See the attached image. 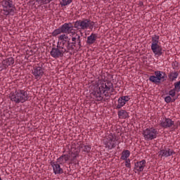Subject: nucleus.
<instances>
[{
	"instance_id": "nucleus-38",
	"label": "nucleus",
	"mask_w": 180,
	"mask_h": 180,
	"mask_svg": "<svg viewBox=\"0 0 180 180\" xmlns=\"http://www.w3.org/2000/svg\"><path fill=\"white\" fill-rule=\"evenodd\" d=\"M47 2H49V0H41L42 5H47L49 4Z\"/></svg>"
},
{
	"instance_id": "nucleus-46",
	"label": "nucleus",
	"mask_w": 180,
	"mask_h": 180,
	"mask_svg": "<svg viewBox=\"0 0 180 180\" xmlns=\"http://www.w3.org/2000/svg\"><path fill=\"white\" fill-rule=\"evenodd\" d=\"M0 180H2V178L0 176Z\"/></svg>"
},
{
	"instance_id": "nucleus-7",
	"label": "nucleus",
	"mask_w": 180,
	"mask_h": 180,
	"mask_svg": "<svg viewBox=\"0 0 180 180\" xmlns=\"http://www.w3.org/2000/svg\"><path fill=\"white\" fill-rule=\"evenodd\" d=\"M143 136L146 141L154 140L158 137V130L153 127L148 128L143 131Z\"/></svg>"
},
{
	"instance_id": "nucleus-20",
	"label": "nucleus",
	"mask_w": 180,
	"mask_h": 180,
	"mask_svg": "<svg viewBox=\"0 0 180 180\" xmlns=\"http://www.w3.org/2000/svg\"><path fill=\"white\" fill-rule=\"evenodd\" d=\"M68 160H70V155H62L59 158L57 159L56 162H58L59 164H65Z\"/></svg>"
},
{
	"instance_id": "nucleus-41",
	"label": "nucleus",
	"mask_w": 180,
	"mask_h": 180,
	"mask_svg": "<svg viewBox=\"0 0 180 180\" xmlns=\"http://www.w3.org/2000/svg\"><path fill=\"white\" fill-rule=\"evenodd\" d=\"M103 94H104V96H106V97L109 96V92H105Z\"/></svg>"
},
{
	"instance_id": "nucleus-40",
	"label": "nucleus",
	"mask_w": 180,
	"mask_h": 180,
	"mask_svg": "<svg viewBox=\"0 0 180 180\" xmlns=\"http://www.w3.org/2000/svg\"><path fill=\"white\" fill-rule=\"evenodd\" d=\"M35 1H36V2L39 4L40 5H43V3H41V0H35Z\"/></svg>"
},
{
	"instance_id": "nucleus-10",
	"label": "nucleus",
	"mask_w": 180,
	"mask_h": 180,
	"mask_svg": "<svg viewBox=\"0 0 180 180\" xmlns=\"http://www.w3.org/2000/svg\"><path fill=\"white\" fill-rule=\"evenodd\" d=\"M79 151H81V149L79 147H74V145L71 147L70 153H71V162L72 164H77V157H79Z\"/></svg>"
},
{
	"instance_id": "nucleus-37",
	"label": "nucleus",
	"mask_w": 180,
	"mask_h": 180,
	"mask_svg": "<svg viewBox=\"0 0 180 180\" xmlns=\"http://www.w3.org/2000/svg\"><path fill=\"white\" fill-rule=\"evenodd\" d=\"M179 95H177L176 96H174L173 98H172V103L175 102V101H176V99H178Z\"/></svg>"
},
{
	"instance_id": "nucleus-33",
	"label": "nucleus",
	"mask_w": 180,
	"mask_h": 180,
	"mask_svg": "<svg viewBox=\"0 0 180 180\" xmlns=\"http://www.w3.org/2000/svg\"><path fill=\"white\" fill-rule=\"evenodd\" d=\"M165 102H166V103H171V102L172 103V98L171 96H166L165 98Z\"/></svg>"
},
{
	"instance_id": "nucleus-25",
	"label": "nucleus",
	"mask_w": 180,
	"mask_h": 180,
	"mask_svg": "<svg viewBox=\"0 0 180 180\" xmlns=\"http://www.w3.org/2000/svg\"><path fill=\"white\" fill-rule=\"evenodd\" d=\"M75 47H77V42L72 41L70 42V46H69V48L68 49V53L69 51H74V50H75Z\"/></svg>"
},
{
	"instance_id": "nucleus-31",
	"label": "nucleus",
	"mask_w": 180,
	"mask_h": 180,
	"mask_svg": "<svg viewBox=\"0 0 180 180\" xmlns=\"http://www.w3.org/2000/svg\"><path fill=\"white\" fill-rule=\"evenodd\" d=\"M125 161V167L127 168H131V163H130V159L124 160Z\"/></svg>"
},
{
	"instance_id": "nucleus-28",
	"label": "nucleus",
	"mask_w": 180,
	"mask_h": 180,
	"mask_svg": "<svg viewBox=\"0 0 180 180\" xmlns=\"http://www.w3.org/2000/svg\"><path fill=\"white\" fill-rule=\"evenodd\" d=\"M79 39H81V36L78 34H74L72 37V41H75L77 43V41H78Z\"/></svg>"
},
{
	"instance_id": "nucleus-9",
	"label": "nucleus",
	"mask_w": 180,
	"mask_h": 180,
	"mask_svg": "<svg viewBox=\"0 0 180 180\" xmlns=\"http://www.w3.org/2000/svg\"><path fill=\"white\" fill-rule=\"evenodd\" d=\"M162 74H164V72L159 70L155 71V75L150 76L149 81L153 84H155L156 85L161 84V80L162 81Z\"/></svg>"
},
{
	"instance_id": "nucleus-14",
	"label": "nucleus",
	"mask_w": 180,
	"mask_h": 180,
	"mask_svg": "<svg viewBox=\"0 0 180 180\" xmlns=\"http://www.w3.org/2000/svg\"><path fill=\"white\" fill-rule=\"evenodd\" d=\"M130 101V97L129 96H122L118 98V104L116 107V109H122L123 106L126 105V102Z\"/></svg>"
},
{
	"instance_id": "nucleus-27",
	"label": "nucleus",
	"mask_w": 180,
	"mask_h": 180,
	"mask_svg": "<svg viewBox=\"0 0 180 180\" xmlns=\"http://www.w3.org/2000/svg\"><path fill=\"white\" fill-rule=\"evenodd\" d=\"M166 95H169V96H172V98H174L175 95H176V91L175 89H170L169 93H167Z\"/></svg>"
},
{
	"instance_id": "nucleus-39",
	"label": "nucleus",
	"mask_w": 180,
	"mask_h": 180,
	"mask_svg": "<svg viewBox=\"0 0 180 180\" xmlns=\"http://www.w3.org/2000/svg\"><path fill=\"white\" fill-rule=\"evenodd\" d=\"M139 6H143L144 5V4L143 3V1H139Z\"/></svg>"
},
{
	"instance_id": "nucleus-21",
	"label": "nucleus",
	"mask_w": 180,
	"mask_h": 180,
	"mask_svg": "<svg viewBox=\"0 0 180 180\" xmlns=\"http://www.w3.org/2000/svg\"><path fill=\"white\" fill-rule=\"evenodd\" d=\"M82 154H89L91 153V146L90 145H81Z\"/></svg>"
},
{
	"instance_id": "nucleus-5",
	"label": "nucleus",
	"mask_w": 180,
	"mask_h": 180,
	"mask_svg": "<svg viewBox=\"0 0 180 180\" xmlns=\"http://www.w3.org/2000/svg\"><path fill=\"white\" fill-rule=\"evenodd\" d=\"M95 26V22L91 21V19H83L82 20H77L75 22L74 27L75 29H82V30H85V29H90L92 30L94 27Z\"/></svg>"
},
{
	"instance_id": "nucleus-17",
	"label": "nucleus",
	"mask_w": 180,
	"mask_h": 180,
	"mask_svg": "<svg viewBox=\"0 0 180 180\" xmlns=\"http://www.w3.org/2000/svg\"><path fill=\"white\" fill-rule=\"evenodd\" d=\"M96 39H98V34L92 33L90 36L87 37L86 44L89 46H92L96 41Z\"/></svg>"
},
{
	"instance_id": "nucleus-15",
	"label": "nucleus",
	"mask_w": 180,
	"mask_h": 180,
	"mask_svg": "<svg viewBox=\"0 0 180 180\" xmlns=\"http://www.w3.org/2000/svg\"><path fill=\"white\" fill-rule=\"evenodd\" d=\"M174 122L171 120V118H167L165 117V120H163L160 122V126L163 127V129H168L169 127H172L174 126Z\"/></svg>"
},
{
	"instance_id": "nucleus-42",
	"label": "nucleus",
	"mask_w": 180,
	"mask_h": 180,
	"mask_svg": "<svg viewBox=\"0 0 180 180\" xmlns=\"http://www.w3.org/2000/svg\"><path fill=\"white\" fill-rule=\"evenodd\" d=\"M65 40H69V41H71V38H69L68 37V39H65Z\"/></svg>"
},
{
	"instance_id": "nucleus-1",
	"label": "nucleus",
	"mask_w": 180,
	"mask_h": 180,
	"mask_svg": "<svg viewBox=\"0 0 180 180\" xmlns=\"http://www.w3.org/2000/svg\"><path fill=\"white\" fill-rule=\"evenodd\" d=\"M110 91L111 94L115 92V87L113 86V83L109 80H100L91 92V95L96 98L97 102H102L103 97H102V94H105V92H109Z\"/></svg>"
},
{
	"instance_id": "nucleus-8",
	"label": "nucleus",
	"mask_w": 180,
	"mask_h": 180,
	"mask_svg": "<svg viewBox=\"0 0 180 180\" xmlns=\"http://www.w3.org/2000/svg\"><path fill=\"white\" fill-rule=\"evenodd\" d=\"M43 67H44V63H41L40 66L33 68L32 74L37 81L41 79V77L44 75V68Z\"/></svg>"
},
{
	"instance_id": "nucleus-6",
	"label": "nucleus",
	"mask_w": 180,
	"mask_h": 180,
	"mask_svg": "<svg viewBox=\"0 0 180 180\" xmlns=\"http://www.w3.org/2000/svg\"><path fill=\"white\" fill-rule=\"evenodd\" d=\"M60 42H58L57 46L53 47L50 51V55L53 58H61L64 57V54L67 53V49L64 46H60Z\"/></svg>"
},
{
	"instance_id": "nucleus-29",
	"label": "nucleus",
	"mask_w": 180,
	"mask_h": 180,
	"mask_svg": "<svg viewBox=\"0 0 180 180\" xmlns=\"http://www.w3.org/2000/svg\"><path fill=\"white\" fill-rule=\"evenodd\" d=\"M72 2V0H62L60 2L61 6H67V5H70Z\"/></svg>"
},
{
	"instance_id": "nucleus-12",
	"label": "nucleus",
	"mask_w": 180,
	"mask_h": 180,
	"mask_svg": "<svg viewBox=\"0 0 180 180\" xmlns=\"http://www.w3.org/2000/svg\"><path fill=\"white\" fill-rule=\"evenodd\" d=\"M51 165L53 169V174L55 175H61V174H64V170L61 168V166L58 162H51Z\"/></svg>"
},
{
	"instance_id": "nucleus-24",
	"label": "nucleus",
	"mask_w": 180,
	"mask_h": 180,
	"mask_svg": "<svg viewBox=\"0 0 180 180\" xmlns=\"http://www.w3.org/2000/svg\"><path fill=\"white\" fill-rule=\"evenodd\" d=\"M61 33H63V32L59 27L51 33V36H53V37H57V36H58V34H61Z\"/></svg>"
},
{
	"instance_id": "nucleus-32",
	"label": "nucleus",
	"mask_w": 180,
	"mask_h": 180,
	"mask_svg": "<svg viewBox=\"0 0 180 180\" xmlns=\"http://www.w3.org/2000/svg\"><path fill=\"white\" fill-rule=\"evenodd\" d=\"M65 43H66V45H65V47H66V53H68V49L70 47H71V41L70 40H65Z\"/></svg>"
},
{
	"instance_id": "nucleus-30",
	"label": "nucleus",
	"mask_w": 180,
	"mask_h": 180,
	"mask_svg": "<svg viewBox=\"0 0 180 180\" xmlns=\"http://www.w3.org/2000/svg\"><path fill=\"white\" fill-rule=\"evenodd\" d=\"M108 141H116V135L115 134H110L108 136Z\"/></svg>"
},
{
	"instance_id": "nucleus-18",
	"label": "nucleus",
	"mask_w": 180,
	"mask_h": 180,
	"mask_svg": "<svg viewBox=\"0 0 180 180\" xmlns=\"http://www.w3.org/2000/svg\"><path fill=\"white\" fill-rule=\"evenodd\" d=\"M1 64L3 67H9V65H13V64H15V58L11 57L6 59H3Z\"/></svg>"
},
{
	"instance_id": "nucleus-43",
	"label": "nucleus",
	"mask_w": 180,
	"mask_h": 180,
	"mask_svg": "<svg viewBox=\"0 0 180 180\" xmlns=\"http://www.w3.org/2000/svg\"><path fill=\"white\" fill-rule=\"evenodd\" d=\"M62 41H63V46H64V44H65V43H66V42H65V39L63 40Z\"/></svg>"
},
{
	"instance_id": "nucleus-22",
	"label": "nucleus",
	"mask_w": 180,
	"mask_h": 180,
	"mask_svg": "<svg viewBox=\"0 0 180 180\" xmlns=\"http://www.w3.org/2000/svg\"><path fill=\"white\" fill-rule=\"evenodd\" d=\"M130 157V150H124L121 153V160H127Z\"/></svg>"
},
{
	"instance_id": "nucleus-26",
	"label": "nucleus",
	"mask_w": 180,
	"mask_h": 180,
	"mask_svg": "<svg viewBox=\"0 0 180 180\" xmlns=\"http://www.w3.org/2000/svg\"><path fill=\"white\" fill-rule=\"evenodd\" d=\"M105 144L108 148H115V147H116L114 141H108L105 142Z\"/></svg>"
},
{
	"instance_id": "nucleus-35",
	"label": "nucleus",
	"mask_w": 180,
	"mask_h": 180,
	"mask_svg": "<svg viewBox=\"0 0 180 180\" xmlns=\"http://www.w3.org/2000/svg\"><path fill=\"white\" fill-rule=\"evenodd\" d=\"M65 39H68V36L65 34H61L58 37L59 40H65Z\"/></svg>"
},
{
	"instance_id": "nucleus-2",
	"label": "nucleus",
	"mask_w": 180,
	"mask_h": 180,
	"mask_svg": "<svg viewBox=\"0 0 180 180\" xmlns=\"http://www.w3.org/2000/svg\"><path fill=\"white\" fill-rule=\"evenodd\" d=\"M8 98L11 102H15V103H25V102L29 101V94L27 91L16 89L15 91L10 93Z\"/></svg>"
},
{
	"instance_id": "nucleus-34",
	"label": "nucleus",
	"mask_w": 180,
	"mask_h": 180,
	"mask_svg": "<svg viewBox=\"0 0 180 180\" xmlns=\"http://www.w3.org/2000/svg\"><path fill=\"white\" fill-rule=\"evenodd\" d=\"M76 43H77V46H79L78 51H81V49H82V44H81V38H79Z\"/></svg>"
},
{
	"instance_id": "nucleus-11",
	"label": "nucleus",
	"mask_w": 180,
	"mask_h": 180,
	"mask_svg": "<svg viewBox=\"0 0 180 180\" xmlns=\"http://www.w3.org/2000/svg\"><path fill=\"white\" fill-rule=\"evenodd\" d=\"M59 27L62 33H71L75 27H74V25H72V22H65Z\"/></svg>"
},
{
	"instance_id": "nucleus-3",
	"label": "nucleus",
	"mask_w": 180,
	"mask_h": 180,
	"mask_svg": "<svg viewBox=\"0 0 180 180\" xmlns=\"http://www.w3.org/2000/svg\"><path fill=\"white\" fill-rule=\"evenodd\" d=\"M3 15L5 16H14L16 13V7L13 0H4L2 1Z\"/></svg>"
},
{
	"instance_id": "nucleus-44",
	"label": "nucleus",
	"mask_w": 180,
	"mask_h": 180,
	"mask_svg": "<svg viewBox=\"0 0 180 180\" xmlns=\"http://www.w3.org/2000/svg\"><path fill=\"white\" fill-rule=\"evenodd\" d=\"M103 102H106L108 101V98H103Z\"/></svg>"
},
{
	"instance_id": "nucleus-45",
	"label": "nucleus",
	"mask_w": 180,
	"mask_h": 180,
	"mask_svg": "<svg viewBox=\"0 0 180 180\" xmlns=\"http://www.w3.org/2000/svg\"><path fill=\"white\" fill-rule=\"evenodd\" d=\"M51 1H53V0H48L47 3L50 4V2H51Z\"/></svg>"
},
{
	"instance_id": "nucleus-4",
	"label": "nucleus",
	"mask_w": 180,
	"mask_h": 180,
	"mask_svg": "<svg viewBox=\"0 0 180 180\" xmlns=\"http://www.w3.org/2000/svg\"><path fill=\"white\" fill-rule=\"evenodd\" d=\"M160 36L158 35L155 34L152 37L151 50L153 54L158 56V57L162 56L164 51H165V50H162V46L158 44Z\"/></svg>"
},
{
	"instance_id": "nucleus-23",
	"label": "nucleus",
	"mask_w": 180,
	"mask_h": 180,
	"mask_svg": "<svg viewBox=\"0 0 180 180\" xmlns=\"http://www.w3.org/2000/svg\"><path fill=\"white\" fill-rule=\"evenodd\" d=\"M179 74L178 72H170L169 74V78L170 81H175L178 78Z\"/></svg>"
},
{
	"instance_id": "nucleus-19",
	"label": "nucleus",
	"mask_w": 180,
	"mask_h": 180,
	"mask_svg": "<svg viewBox=\"0 0 180 180\" xmlns=\"http://www.w3.org/2000/svg\"><path fill=\"white\" fill-rule=\"evenodd\" d=\"M118 117L120 119H128V117H130L129 115V112L126 111V110H120L117 112Z\"/></svg>"
},
{
	"instance_id": "nucleus-13",
	"label": "nucleus",
	"mask_w": 180,
	"mask_h": 180,
	"mask_svg": "<svg viewBox=\"0 0 180 180\" xmlns=\"http://www.w3.org/2000/svg\"><path fill=\"white\" fill-rule=\"evenodd\" d=\"M174 154H176L175 151L169 148H165V149H162L159 151V155L165 157L166 158L174 155Z\"/></svg>"
},
{
	"instance_id": "nucleus-16",
	"label": "nucleus",
	"mask_w": 180,
	"mask_h": 180,
	"mask_svg": "<svg viewBox=\"0 0 180 180\" xmlns=\"http://www.w3.org/2000/svg\"><path fill=\"white\" fill-rule=\"evenodd\" d=\"M146 160H142L139 162H136L134 163V169L138 172H143L144 171V167H146Z\"/></svg>"
},
{
	"instance_id": "nucleus-36",
	"label": "nucleus",
	"mask_w": 180,
	"mask_h": 180,
	"mask_svg": "<svg viewBox=\"0 0 180 180\" xmlns=\"http://www.w3.org/2000/svg\"><path fill=\"white\" fill-rule=\"evenodd\" d=\"M162 82H164V81H167V73L166 72H164L162 73Z\"/></svg>"
}]
</instances>
